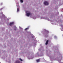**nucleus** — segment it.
I'll return each instance as SVG.
<instances>
[{
	"label": "nucleus",
	"mask_w": 63,
	"mask_h": 63,
	"mask_svg": "<svg viewBox=\"0 0 63 63\" xmlns=\"http://www.w3.org/2000/svg\"><path fill=\"white\" fill-rule=\"evenodd\" d=\"M44 32H43V33L44 34H46V35H47V34L48 33V31H47V30H45L44 31Z\"/></svg>",
	"instance_id": "nucleus-1"
},
{
	"label": "nucleus",
	"mask_w": 63,
	"mask_h": 63,
	"mask_svg": "<svg viewBox=\"0 0 63 63\" xmlns=\"http://www.w3.org/2000/svg\"><path fill=\"white\" fill-rule=\"evenodd\" d=\"M44 4L45 5H48V2L47 1H45L44 2Z\"/></svg>",
	"instance_id": "nucleus-2"
},
{
	"label": "nucleus",
	"mask_w": 63,
	"mask_h": 63,
	"mask_svg": "<svg viewBox=\"0 0 63 63\" xmlns=\"http://www.w3.org/2000/svg\"><path fill=\"white\" fill-rule=\"evenodd\" d=\"M27 13H28L26 14V15L27 16H30V15L31 14V13L29 12H28V11L27 12Z\"/></svg>",
	"instance_id": "nucleus-3"
},
{
	"label": "nucleus",
	"mask_w": 63,
	"mask_h": 63,
	"mask_svg": "<svg viewBox=\"0 0 63 63\" xmlns=\"http://www.w3.org/2000/svg\"><path fill=\"white\" fill-rule=\"evenodd\" d=\"M14 24V22H12L10 23L9 25H10V26H12V25H13Z\"/></svg>",
	"instance_id": "nucleus-4"
},
{
	"label": "nucleus",
	"mask_w": 63,
	"mask_h": 63,
	"mask_svg": "<svg viewBox=\"0 0 63 63\" xmlns=\"http://www.w3.org/2000/svg\"><path fill=\"white\" fill-rule=\"evenodd\" d=\"M49 41L48 40H47L46 41L45 43V44L46 45H47V44H48V41Z\"/></svg>",
	"instance_id": "nucleus-5"
},
{
	"label": "nucleus",
	"mask_w": 63,
	"mask_h": 63,
	"mask_svg": "<svg viewBox=\"0 0 63 63\" xmlns=\"http://www.w3.org/2000/svg\"><path fill=\"white\" fill-rule=\"evenodd\" d=\"M20 2L21 3H23V0H20Z\"/></svg>",
	"instance_id": "nucleus-6"
},
{
	"label": "nucleus",
	"mask_w": 63,
	"mask_h": 63,
	"mask_svg": "<svg viewBox=\"0 0 63 63\" xmlns=\"http://www.w3.org/2000/svg\"><path fill=\"white\" fill-rule=\"evenodd\" d=\"M40 62V59H38L36 60V62Z\"/></svg>",
	"instance_id": "nucleus-7"
},
{
	"label": "nucleus",
	"mask_w": 63,
	"mask_h": 63,
	"mask_svg": "<svg viewBox=\"0 0 63 63\" xmlns=\"http://www.w3.org/2000/svg\"><path fill=\"white\" fill-rule=\"evenodd\" d=\"M19 59L20 60V61H23V60H22V59H21L20 58Z\"/></svg>",
	"instance_id": "nucleus-8"
},
{
	"label": "nucleus",
	"mask_w": 63,
	"mask_h": 63,
	"mask_svg": "<svg viewBox=\"0 0 63 63\" xmlns=\"http://www.w3.org/2000/svg\"><path fill=\"white\" fill-rule=\"evenodd\" d=\"M17 12H19V8H17Z\"/></svg>",
	"instance_id": "nucleus-9"
},
{
	"label": "nucleus",
	"mask_w": 63,
	"mask_h": 63,
	"mask_svg": "<svg viewBox=\"0 0 63 63\" xmlns=\"http://www.w3.org/2000/svg\"><path fill=\"white\" fill-rule=\"evenodd\" d=\"M27 29H28V28H27L25 29V30H27Z\"/></svg>",
	"instance_id": "nucleus-10"
},
{
	"label": "nucleus",
	"mask_w": 63,
	"mask_h": 63,
	"mask_svg": "<svg viewBox=\"0 0 63 63\" xmlns=\"http://www.w3.org/2000/svg\"><path fill=\"white\" fill-rule=\"evenodd\" d=\"M16 28H15L14 29L15 30H16Z\"/></svg>",
	"instance_id": "nucleus-11"
},
{
	"label": "nucleus",
	"mask_w": 63,
	"mask_h": 63,
	"mask_svg": "<svg viewBox=\"0 0 63 63\" xmlns=\"http://www.w3.org/2000/svg\"><path fill=\"white\" fill-rule=\"evenodd\" d=\"M2 9H3V8H1L0 9V10H2Z\"/></svg>",
	"instance_id": "nucleus-12"
},
{
	"label": "nucleus",
	"mask_w": 63,
	"mask_h": 63,
	"mask_svg": "<svg viewBox=\"0 0 63 63\" xmlns=\"http://www.w3.org/2000/svg\"><path fill=\"white\" fill-rule=\"evenodd\" d=\"M61 27H63V26H61Z\"/></svg>",
	"instance_id": "nucleus-13"
},
{
	"label": "nucleus",
	"mask_w": 63,
	"mask_h": 63,
	"mask_svg": "<svg viewBox=\"0 0 63 63\" xmlns=\"http://www.w3.org/2000/svg\"><path fill=\"white\" fill-rule=\"evenodd\" d=\"M2 3H1V5H2Z\"/></svg>",
	"instance_id": "nucleus-14"
},
{
	"label": "nucleus",
	"mask_w": 63,
	"mask_h": 63,
	"mask_svg": "<svg viewBox=\"0 0 63 63\" xmlns=\"http://www.w3.org/2000/svg\"><path fill=\"white\" fill-rule=\"evenodd\" d=\"M62 58V56H61V58Z\"/></svg>",
	"instance_id": "nucleus-15"
}]
</instances>
